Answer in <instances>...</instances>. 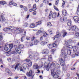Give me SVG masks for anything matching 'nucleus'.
<instances>
[{
    "instance_id": "nucleus-1",
    "label": "nucleus",
    "mask_w": 79,
    "mask_h": 79,
    "mask_svg": "<svg viewBox=\"0 0 79 79\" xmlns=\"http://www.w3.org/2000/svg\"><path fill=\"white\" fill-rule=\"evenodd\" d=\"M33 73L32 70H30L29 72H27L26 74L28 77H31L29 79H32L34 77V75H32Z\"/></svg>"
},
{
    "instance_id": "nucleus-2",
    "label": "nucleus",
    "mask_w": 79,
    "mask_h": 79,
    "mask_svg": "<svg viewBox=\"0 0 79 79\" xmlns=\"http://www.w3.org/2000/svg\"><path fill=\"white\" fill-rule=\"evenodd\" d=\"M51 75L54 78H58L59 76L57 74H55V71L54 70H51Z\"/></svg>"
},
{
    "instance_id": "nucleus-3",
    "label": "nucleus",
    "mask_w": 79,
    "mask_h": 79,
    "mask_svg": "<svg viewBox=\"0 0 79 79\" xmlns=\"http://www.w3.org/2000/svg\"><path fill=\"white\" fill-rule=\"evenodd\" d=\"M77 28L76 27V26L75 25L71 27V28L69 29V31H77Z\"/></svg>"
},
{
    "instance_id": "nucleus-4",
    "label": "nucleus",
    "mask_w": 79,
    "mask_h": 79,
    "mask_svg": "<svg viewBox=\"0 0 79 79\" xmlns=\"http://www.w3.org/2000/svg\"><path fill=\"white\" fill-rule=\"evenodd\" d=\"M26 61L27 63H28V64H27V65L28 66H32V61L28 59V58L26 60Z\"/></svg>"
},
{
    "instance_id": "nucleus-5",
    "label": "nucleus",
    "mask_w": 79,
    "mask_h": 79,
    "mask_svg": "<svg viewBox=\"0 0 79 79\" xmlns=\"http://www.w3.org/2000/svg\"><path fill=\"white\" fill-rule=\"evenodd\" d=\"M64 60L63 59V58L60 59V64L62 66H63L64 65Z\"/></svg>"
},
{
    "instance_id": "nucleus-6",
    "label": "nucleus",
    "mask_w": 79,
    "mask_h": 79,
    "mask_svg": "<svg viewBox=\"0 0 79 79\" xmlns=\"http://www.w3.org/2000/svg\"><path fill=\"white\" fill-rule=\"evenodd\" d=\"M73 19L75 22H77L78 23H79V18L77 16H75L74 17Z\"/></svg>"
},
{
    "instance_id": "nucleus-7",
    "label": "nucleus",
    "mask_w": 79,
    "mask_h": 79,
    "mask_svg": "<svg viewBox=\"0 0 79 79\" xmlns=\"http://www.w3.org/2000/svg\"><path fill=\"white\" fill-rule=\"evenodd\" d=\"M20 64L19 63L17 64L15 66V65H13L12 66V68H15V69L16 70V68H18V67L20 66Z\"/></svg>"
},
{
    "instance_id": "nucleus-8",
    "label": "nucleus",
    "mask_w": 79,
    "mask_h": 79,
    "mask_svg": "<svg viewBox=\"0 0 79 79\" xmlns=\"http://www.w3.org/2000/svg\"><path fill=\"white\" fill-rule=\"evenodd\" d=\"M42 54H45V55H48V49H44L42 52Z\"/></svg>"
},
{
    "instance_id": "nucleus-9",
    "label": "nucleus",
    "mask_w": 79,
    "mask_h": 79,
    "mask_svg": "<svg viewBox=\"0 0 79 79\" xmlns=\"http://www.w3.org/2000/svg\"><path fill=\"white\" fill-rule=\"evenodd\" d=\"M61 16H62V15H60V16L61 21H66V19H67V17H66L64 16L63 19V17H62Z\"/></svg>"
},
{
    "instance_id": "nucleus-10",
    "label": "nucleus",
    "mask_w": 79,
    "mask_h": 79,
    "mask_svg": "<svg viewBox=\"0 0 79 79\" xmlns=\"http://www.w3.org/2000/svg\"><path fill=\"white\" fill-rule=\"evenodd\" d=\"M33 68L35 69H39V67L38 65L36 63L34 64L33 65Z\"/></svg>"
},
{
    "instance_id": "nucleus-11",
    "label": "nucleus",
    "mask_w": 79,
    "mask_h": 79,
    "mask_svg": "<svg viewBox=\"0 0 79 79\" xmlns=\"http://www.w3.org/2000/svg\"><path fill=\"white\" fill-rule=\"evenodd\" d=\"M26 31H25L24 33V34L23 35V36L21 38V40L22 42L24 41V38L25 36H26Z\"/></svg>"
},
{
    "instance_id": "nucleus-12",
    "label": "nucleus",
    "mask_w": 79,
    "mask_h": 79,
    "mask_svg": "<svg viewBox=\"0 0 79 79\" xmlns=\"http://www.w3.org/2000/svg\"><path fill=\"white\" fill-rule=\"evenodd\" d=\"M60 36H61V34H57L54 37L53 40H55L56 38H58L59 37H60Z\"/></svg>"
},
{
    "instance_id": "nucleus-13",
    "label": "nucleus",
    "mask_w": 79,
    "mask_h": 79,
    "mask_svg": "<svg viewBox=\"0 0 79 79\" xmlns=\"http://www.w3.org/2000/svg\"><path fill=\"white\" fill-rule=\"evenodd\" d=\"M28 53L29 54V57L31 60H32V59H34V57H32V56L31 55V54L32 53V52L29 51L28 52Z\"/></svg>"
},
{
    "instance_id": "nucleus-14",
    "label": "nucleus",
    "mask_w": 79,
    "mask_h": 79,
    "mask_svg": "<svg viewBox=\"0 0 79 79\" xmlns=\"http://www.w3.org/2000/svg\"><path fill=\"white\" fill-rule=\"evenodd\" d=\"M67 24L68 26H71V21L69 20H68Z\"/></svg>"
},
{
    "instance_id": "nucleus-15",
    "label": "nucleus",
    "mask_w": 79,
    "mask_h": 79,
    "mask_svg": "<svg viewBox=\"0 0 79 79\" xmlns=\"http://www.w3.org/2000/svg\"><path fill=\"white\" fill-rule=\"evenodd\" d=\"M39 40H35L34 41V45H37L39 43Z\"/></svg>"
},
{
    "instance_id": "nucleus-16",
    "label": "nucleus",
    "mask_w": 79,
    "mask_h": 79,
    "mask_svg": "<svg viewBox=\"0 0 79 79\" xmlns=\"http://www.w3.org/2000/svg\"><path fill=\"white\" fill-rule=\"evenodd\" d=\"M62 13L64 16H66L67 14V11L65 10H64L62 11Z\"/></svg>"
},
{
    "instance_id": "nucleus-17",
    "label": "nucleus",
    "mask_w": 79,
    "mask_h": 79,
    "mask_svg": "<svg viewBox=\"0 0 79 79\" xmlns=\"http://www.w3.org/2000/svg\"><path fill=\"white\" fill-rule=\"evenodd\" d=\"M0 4H1V5H3L6 4V2L4 1H0Z\"/></svg>"
},
{
    "instance_id": "nucleus-18",
    "label": "nucleus",
    "mask_w": 79,
    "mask_h": 79,
    "mask_svg": "<svg viewBox=\"0 0 79 79\" xmlns=\"http://www.w3.org/2000/svg\"><path fill=\"white\" fill-rule=\"evenodd\" d=\"M49 64H50V63H49L48 64H47L46 66V70L47 71H49V68H50V66H49Z\"/></svg>"
},
{
    "instance_id": "nucleus-19",
    "label": "nucleus",
    "mask_w": 79,
    "mask_h": 79,
    "mask_svg": "<svg viewBox=\"0 0 79 79\" xmlns=\"http://www.w3.org/2000/svg\"><path fill=\"white\" fill-rule=\"evenodd\" d=\"M56 13L54 12L53 13L52 15V18H56Z\"/></svg>"
},
{
    "instance_id": "nucleus-20",
    "label": "nucleus",
    "mask_w": 79,
    "mask_h": 79,
    "mask_svg": "<svg viewBox=\"0 0 79 79\" xmlns=\"http://www.w3.org/2000/svg\"><path fill=\"white\" fill-rule=\"evenodd\" d=\"M66 47L69 48V49H72L73 48V46L70 45H68V44H66Z\"/></svg>"
},
{
    "instance_id": "nucleus-21",
    "label": "nucleus",
    "mask_w": 79,
    "mask_h": 79,
    "mask_svg": "<svg viewBox=\"0 0 79 79\" xmlns=\"http://www.w3.org/2000/svg\"><path fill=\"white\" fill-rule=\"evenodd\" d=\"M27 67V64H24L23 65V68L24 70H25V69Z\"/></svg>"
},
{
    "instance_id": "nucleus-22",
    "label": "nucleus",
    "mask_w": 79,
    "mask_h": 79,
    "mask_svg": "<svg viewBox=\"0 0 79 79\" xmlns=\"http://www.w3.org/2000/svg\"><path fill=\"white\" fill-rule=\"evenodd\" d=\"M9 46L10 50L9 51H8V52H11V49H12L13 47V44H9Z\"/></svg>"
},
{
    "instance_id": "nucleus-23",
    "label": "nucleus",
    "mask_w": 79,
    "mask_h": 79,
    "mask_svg": "<svg viewBox=\"0 0 79 79\" xmlns=\"http://www.w3.org/2000/svg\"><path fill=\"white\" fill-rule=\"evenodd\" d=\"M48 60L49 61H52V56L50 55L48 57Z\"/></svg>"
},
{
    "instance_id": "nucleus-24",
    "label": "nucleus",
    "mask_w": 79,
    "mask_h": 79,
    "mask_svg": "<svg viewBox=\"0 0 79 79\" xmlns=\"http://www.w3.org/2000/svg\"><path fill=\"white\" fill-rule=\"evenodd\" d=\"M48 47L50 48V49H52L53 47V44H48Z\"/></svg>"
},
{
    "instance_id": "nucleus-25",
    "label": "nucleus",
    "mask_w": 79,
    "mask_h": 79,
    "mask_svg": "<svg viewBox=\"0 0 79 79\" xmlns=\"http://www.w3.org/2000/svg\"><path fill=\"white\" fill-rule=\"evenodd\" d=\"M72 42H73L72 40H69L65 43V44H69L71 43Z\"/></svg>"
},
{
    "instance_id": "nucleus-26",
    "label": "nucleus",
    "mask_w": 79,
    "mask_h": 79,
    "mask_svg": "<svg viewBox=\"0 0 79 79\" xmlns=\"http://www.w3.org/2000/svg\"><path fill=\"white\" fill-rule=\"evenodd\" d=\"M48 41H47L46 42L42 41L41 43V44L42 45H44L45 44H48Z\"/></svg>"
},
{
    "instance_id": "nucleus-27",
    "label": "nucleus",
    "mask_w": 79,
    "mask_h": 79,
    "mask_svg": "<svg viewBox=\"0 0 79 79\" xmlns=\"http://www.w3.org/2000/svg\"><path fill=\"white\" fill-rule=\"evenodd\" d=\"M16 31H17V32L18 34H20V33H22L21 31L20 30V29L18 28H16Z\"/></svg>"
},
{
    "instance_id": "nucleus-28",
    "label": "nucleus",
    "mask_w": 79,
    "mask_h": 79,
    "mask_svg": "<svg viewBox=\"0 0 79 79\" xmlns=\"http://www.w3.org/2000/svg\"><path fill=\"white\" fill-rule=\"evenodd\" d=\"M30 28H34L35 27V24L32 23L30 26Z\"/></svg>"
},
{
    "instance_id": "nucleus-29",
    "label": "nucleus",
    "mask_w": 79,
    "mask_h": 79,
    "mask_svg": "<svg viewBox=\"0 0 79 79\" xmlns=\"http://www.w3.org/2000/svg\"><path fill=\"white\" fill-rule=\"evenodd\" d=\"M43 2L44 3H45V4H47V5L48 4L49 2L48 0H43Z\"/></svg>"
},
{
    "instance_id": "nucleus-30",
    "label": "nucleus",
    "mask_w": 79,
    "mask_h": 79,
    "mask_svg": "<svg viewBox=\"0 0 79 79\" xmlns=\"http://www.w3.org/2000/svg\"><path fill=\"white\" fill-rule=\"evenodd\" d=\"M15 50L18 52V53H21V51H20V49L18 48H15Z\"/></svg>"
},
{
    "instance_id": "nucleus-31",
    "label": "nucleus",
    "mask_w": 79,
    "mask_h": 79,
    "mask_svg": "<svg viewBox=\"0 0 79 79\" xmlns=\"http://www.w3.org/2000/svg\"><path fill=\"white\" fill-rule=\"evenodd\" d=\"M67 54L68 55H70L71 53V50L68 49L67 50Z\"/></svg>"
},
{
    "instance_id": "nucleus-32",
    "label": "nucleus",
    "mask_w": 79,
    "mask_h": 79,
    "mask_svg": "<svg viewBox=\"0 0 79 79\" xmlns=\"http://www.w3.org/2000/svg\"><path fill=\"white\" fill-rule=\"evenodd\" d=\"M52 46L53 47H56V45H57V42H55L52 44Z\"/></svg>"
},
{
    "instance_id": "nucleus-33",
    "label": "nucleus",
    "mask_w": 79,
    "mask_h": 79,
    "mask_svg": "<svg viewBox=\"0 0 79 79\" xmlns=\"http://www.w3.org/2000/svg\"><path fill=\"white\" fill-rule=\"evenodd\" d=\"M1 19H2V21H5V17H4V15L3 14L1 15L0 16Z\"/></svg>"
},
{
    "instance_id": "nucleus-34",
    "label": "nucleus",
    "mask_w": 79,
    "mask_h": 79,
    "mask_svg": "<svg viewBox=\"0 0 79 79\" xmlns=\"http://www.w3.org/2000/svg\"><path fill=\"white\" fill-rule=\"evenodd\" d=\"M8 30H9L10 31L11 30V29L10 28H6L3 29V31L5 32H6V31H8Z\"/></svg>"
},
{
    "instance_id": "nucleus-35",
    "label": "nucleus",
    "mask_w": 79,
    "mask_h": 79,
    "mask_svg": "<svg viewBox=\"0 0 79 79\" xmlns=\"http://www.w3.org/2000/svg\"><path fill=\"white\" fill-rule=\"evenodd\" d=\"M52 11H50V14L49 15V19H50L52 18Z\"/></svg>"
},
{
    "instance_id": "nucleus-36",
    "label": "nucleus",
    "mask_w": 79,
    "mask_h": 79,
    "mask_svg": "<svg viewBox=\"0 0 79 79\" xmlns=\"http://www.w3.org/2000/svg\"><path fill=\"white\" fill-rule=\"evenodd\" d=\"M27 26V23L26 22L24 23L23 24V27H26Z\"/></svg>"
},
{
    "instance_id": "nucleus-37",
    "label": "nucleus",
    "mask_w": 79,
    "mask_h": 79,
    "mask_svg": "<svg viewBox=\"0 0 79 79\" xmlns=\"http://www.w3.org/2000/svg\"><path fill=\"white\" fill-rule=\"evenodd\" d=\"M55 68L56 69H58L60 68V65L58 64H56L55 65Z\"/></svg>"
},
{
    "instance_id": "nucleus-38",
    "label": "nucleus",
    "mask_w": 79,
    "mask_h": 79,
    "mask_svg": "<svg viewBox=\"0 0 79 79\" xmlns=\"http://www.w3.org/2000/svg\"><path fill=\"white\" fill-rule=\"evenodd\" d=\"M36 24L37 25H40L42 24V22L41 21H38V22L36 23Z\"/></svg>"
},
{
    "instance_id": "nucleus-39",
    "label": "nucleus",
    "mask_w": 79,
    "mask_h": 79,
    "mask_svg": "<svg viewBox=\"0 0 79 79\" xmlns=\"http://www.w3.org/2000/svg\"><path fill=\"white\" fill-rule=\"evenodd\" d=\"M33 9H34V10H35L37 9L36 8V4H35L33 6Z\"/></svg>"
},
{
    "instance_id": "nucleus-40",
    "label": "nucleus",
    "mask_w": 79,
    "mask_h": 79,
    "mask_svg": "<svg viewBox=\"0 0 79 79\" xmlns=\"http://www.w3.org/2000/svg\"><path fill=\"white\" fill-rule=\"evenodd\" d=\"M75 36L77 37V38H79V33L77 32L75 33Z\"/></svg>"
},
{
    "instance_id": "nucleus-41",
    "label": "nucleus",
    "mask_w": 79,
    "mask_h": 79,
    "mask_svg": "<svg viewBox=\"0 0 79 79\" xmlns=\"http://www.w3.org/2000/svg\"><path fill=\"white\" fill-rule=\"evenodd\" d=\"M19 48H23L24 45L23 44H20L19 46Z\"/></svg>"
},
{
    "instance_id": "nucleus-42",
    "label": "nucleus",
    "mask_w": 79,
    "mask_h": 79,
    "mask_svg": "<svg viewBox=\"0 0 79 79\" xmlns=\"http://www.w3.org/2000/svg\"><path fill=\"white\" fill-rule=\"evenodd\" d=\"M23 9L24 10V11H27V7L23 6Z\"/></svg>"
},
{
    "instance_id": "nucleus-43",
    "label": "nucleus",
    "mask_w": 79,
    "mask_h": 79,
    "mask_svg": "<svg viewBox=\"0 0 79 79\" xmlns=\"http://www.w3.org/2000/svg\"><path fill=\"white\" fill-rule=\"evenodd\" d=\"M47 26H52V25L51 24V23L50 22H48L47 23Z\"/></svg>"
},
{
    "instance_id": "nucleus-44",
    "label": "nucleus",
    "mask_w": 79,
    "mask_h": 79,
    "mask_svg": "<svg viewBox=\"0 0 79 79\" xmlns=\"http://www.w3.org/2000/svg\"><path fill=\"white\" fill-rule=\"evenodd\" d=\"M43 36L44 37H47V33H46L45 32H44L43 33Z\"/></svg>"
},
{
    "instance_id": "nucleus-45",
    "label": "nucleus",
    "mask_w": 79,
    "mask_h": 79,
    "mask_svg": "<svg viewBox=\"0 0 79 79\" xmlns=\"http://www.w3.org/2000/svg\"><path fill=\"white\" fill-rule=\"evenodd\" d=\"M55 64H54V63H52V64H49V66H52V67H55Z\"/></svg>"
},
{
    "instance_id": "nucleus-46",
    "label": "nucleus",
    "mask_w": 79,
    "mask_h": 79,
    "mask_svg": "<svg viewBox=\"0 0 79 79\" xmlns=\"http://www.w3.org/2000/svg\"><path fill=\"white\" fill-rule=\"evenodd\" d=\"M9 71H10V69H9L8 68L6 69V73H10V72H9Z\"/></svg>"
},
{
    "instance_id": "nucleus-47",
    "label": "nucleus",
    "mask_w": 79,
    "mask_h": 79,
    "mask_svg": "<svg viewBox=\"0 0 79 79\" xmlns=\"http://www.w3.org/2000/svg\"><path fill=\"white\" fill-rule=\"evenodd\" d=\"M20 43V40H17L16 41V44H17L18 45L19 44V43Z\"/></svg>"
},
{
    "instance_id": "nucleus-48",
    "label": "nucleus",
    "mask_w": 79,
    "mask_h": 79,
    "mask_svg": "<svg viewBox=\"0 0 79 79\" xmlns=\"http://www.w3.org/2000/svg\"><path fill=\"white\" fill-rule=\"evenodd\" d=\"M77 15H79V5H78V7L77 11Z\"/></svg>"
},
{
    "instance_id": "nucleus-49",
    "label": "nucleus",
    "mask_w": 79,
    "mask_h": 79,
    "mask_svg": "<svg viewBox=\"0 0 79 79\" xmlns=\"http://www.w3.org/2000/svg\"><path fill=\"white\" fill-rule=\"evenodd\" d=\"M4 50L5 51H8V48L6 46H5L4 47Z\"/></svg>"
},
{
    "instance_id": "nucleus-50",
    "label": "nucleus",
    "mask_w": 79,
    "mask_h": 79,
    "mask_svg": "<svg viewBox=\"0 0 79 79\" xmlns=\"http://www.w3.org/2000/svg\"><path fill=\"white\" fill-rule=\"evenodd\" d=\"M29 45L30 46H33V45H34V43H33V42L31 43H29Z\"/></svg>"
},
{
    "instance_id": "nucleus-51",
    "label": "nucleus",
    "mask_w": 79,
    "mask_h": 79,
    "mask_svg": "<svg viewBox=\"0 0 79 79\" xmlns=\"http://www.w3.org/2000/svg\"><path fill=\"white\" fill-rule=\"evenodd\" d=\"M64 50L63 49L61 51V54H62V55H64Z\"/></svg>"
},
{
    "instance_id": "nucleus-52",
    "label": "nucleus",
    "mask_w": 79,
    "mask_h": 79,
    "mask_svg": "<svg viewBox=\"0 0 79 79\" xmlns=\"http://www.w3.org/2000/svg\"><path fill=\"white\" fill-rule=\"evenodd\" d=\"M66 34H67V33L66 32H64L63 35V37H65V36H66Z\"/></svg>"
},
{
    "instance_id": "nucleus-53",
    "label": "nucleus",
    "mask_w": 79,
    "mask_h": 79,
    "mask_svg": "<svg viewBox=\"0 0 79 79\" xmlns=\"http://www.w3.org/2000/svg\"><path fill=\"white\" fill-rule=\"evenodd\" d=\"M58 2H59V0H56V3L55 4L56 5H57L58 4Z\"/></svg>"
},
{
    "instance_id": "nucleus-54",
    "label": "nucleus",
    "mask_w": 79,
    "mask_h": 79,
    "mask_svg": "<svg viewBox=\"0 0 79 79\" xmlns=\"http://www.w3.org/2000/svg\"><path fill=\"white\" fill-rule=\"evenodd\" d=\"M20 65H19L20 66H19V67H18V68L19 67V69H20V71H21L23 72V69H22V68L21 66H20Z\"/></svg>"
},
{
    "instance_id": "nucleus-55",
    "label": "nucleus",
    "mask_w": 79,
    "mask_h": 79,
    "mask_svg": "<svg viewBox=\"0 0 79 79\" xmlns=\"http://www.w3.org/2000/svg\"><path fill=\"white\" fill-rule=\"evenodd\" d=\"M13 1L12 0V1H10L9 3L10 5H13Z\"/></svg>"
},
{
    "instance_id": "nucleus-56",
    "label": "nucleus",
    "mask_w": 79,
    "mask_h": 79,
    "mask_svg": "<svg viewBox=\"0 0 79 79\" xmlns=\"http://www.w3.org/2000/svg\"><path fill=\"white\" fill-rule=\"evenodd\" d=\"M35 11V10H34V9H33V8L29 10V11H30V12H32V11Z\"/></svg>"
},
{
    "instance_id": "nucleus-57",
    "label": "nucleus",
    "mask_w": 79,
    "mask_h": 79,
    "mask_svg": "<svg viewBox=\"0 0 79 79\" xmlns=\"http://www.w3.org/2000/svg\"><path fill=\"white\" fill-rule=\"evenodd\" d=\"M48 31L49 32L50 34H52V31L51 30H49Z\"/></svg>"
},
{
    "instance_id": "nucleus-58",
    "label": "nucleus",
    "mask_w": 79,
    "mask_h": 79,
    "mask_svg": "<svg viewBox=\"0 0 79 79\" xmlns=\"http://www.w3.org/2000/svg\"><path fill=\"white\" fill-rule=\"evenodd\" d=\"M64 4H65V2H63L62 3V7L63 8H64Z\"/></svg>"
},
{
    "instance_id": "nucleus-59",
    "label": "nucleus",
    "mask_w": 79,
    "mask_h": 79,
    "mask_svg": "<svg viewBox=\"0 0 79 79\" xmlns=\"http://www.w3.org/2000/svg\"><path fill=\"white\" fill-rule=\"evenodd\" d=\"M73 51L74 52H77V50L76 49V47H75L73 48Z\"/></svg>"
},
{
    "instance_id": "nucleus-60",
    "label": "nucleus",
    "mask_w": 79,
    "mask_h": 79,
    "mask_svg": "<svg viewBox=\"0 0 79 79\" xmlns=\"http://www.w3.org/2000/svg\"><path fill=\"white\" fill-rule=\"evenodd\" d=\"M39 56V54L37 53H35L34 55V56Z\"/></svg>"
},
{
    "instance_id": "nucleus-61",
    "label": "nucleus",
    "mask_w": 79,
    "mask_h": 79,
    "mask_svg": "<svg viewBox=\"0 0 79 79\" xmlns=\"http://www.w3.org/2000/svg\"><path fill=\"white\" fill-rule=\"evenodd\" d=\"M54 8L56 10V11H58V8H57L55 6H54Z\"/></svg>"
},
{
    "instance_id": "nucleus-62",
    "label": "nucleus",
    "mask_w": 79,
    "mask_h": 79,
    "mask_svg": "<svg viewBox=\"0 0 79 79\" xmlns=\"http://www.w3.org/2000/svg\"><path fill=\"white\" fill-rule=\"evenodd\" d=\"M26 39L27 40H30V39H31V37L29 36H27Z\"/></svg>"
},
{
    "instance_id": "nucleus-63",
    "label": "nucleus",
    "mask_w": 79,
    "mask_h": 79,
    "mask_svg": "<svg viewBox=\"0 0 79 79\" xmlns=\"http://www.w3.org/2000/svg\"><path fill=\"white\" fill-rule=\"evenodd\" d=\"M3 40V37H2V35H0V40Z\"/></svg>"
},
{
    "instance_id": "nucleus-64",
    "label": "nucleus",
    "mask_w": 79,
    "mask_h": 79,
    "mask_svg": "<svg viewBox=\"0 0 79 79\" xmlns=\"http://www.w3.org/2000/svg\"><path fill=\"white\" fill-rule=\"evenodd\" d=\"M36 13H37V12H36V11H35L33 13V15H35Z\"/></svg>"
}]
</instances>
